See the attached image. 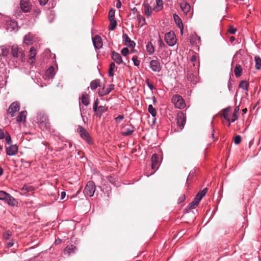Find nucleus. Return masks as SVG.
Returning a JSON list of instances; mask_svg holds the SVG:
<instances>
[{"mask_svg":"<svg viewBox=\"0 0 261 261\" xmlns=\"http://www.w3.org/2000/svg\"><path fill=\"white\" fill-rule=\"evenodd\" d=\"M77 132L79 134L81 138H82L88 144H93V139L88 132L83 126L79 125L77 128Z\"/></svg>","mask_w":261,"mask_h":261,"instance_id":"obj_1","label":"nucleus"},{"mask_svg":"<svg viewBox=\"0 0 261 261\" xmlns=\"http://www.w3.org/2000/svg\"><path fill=\"white\" fill-rule=\"evenodd\" d=\"M0 200L7 202L10 206H15L17 204L16 199L4 191H0Z\"/></svg>","mask_w":261,"mask_h":261,"instance_id":"obj_2","label":"nucleus"},{"mask_svg":"<svg viewBox=\"0 0 261 261\" xmlns=\"http://www.w3.org/2000/svg\"><path fill=\"white\" fill-rule=\"evenodd\" d=\"M172 102L174 104L175 108L179 109H184L186 107L184 99L178 94H175L172 96Z\"/></svg>","mask_w":261,"mask_h":261,"instance_id":"obj_3","label":"nucleus"},{"mask_svg":"<svg viewBox=\"0 0 261 261\" xmlns=\"http://www.w3.org/2000/svg\"><path fill=\"white\" fill-rule=\"evenodd\" d=\"M37 121L39 123L41 127H43L44 129H46L50 128V124L46 115L42 113L38 114Z\"/></svg>","mask_w":261,"mask_h":261,"instance_id":"obj_4","label":"nucleus"},{"mask_svg":"<svg viewBox=\"0 0 261 261\" xmlns=\"http://www.w3.org/2000/svg\"><path fill=\"white\" fill-rule=\"evenodd\" d=\"M96 190V186L93 181H89L84 190V193L86 196L92 197Z\"/></svg>","mask_w":261,"mask_h":261,"instance_id":"obj_5","label":"nucleus"},{"mask_svg":"<svg viewBox=\"0 0 261 261\" xmlns=\"http://www.w3.org/2000/svg\"><path fill=\"white\" fill-rule=\"evenodd\" d=\"M165 40L168 45H174L176 43V38L174 32L170 31L166 33L165 35Z\"/></svg>","mask_w":261,"mask_h":261,"instance_id":"obj_6","label":"nucleus"},{"mask_svg":"<svg viewBox=\"0 0 261 261\" xmlns=\"http://www.w3.org/2000/svg\"><path fill=\"white\" fill-rule=\"evenodd\" d=\"M176 121V124L179 127L180 129H182L186 122V118L183 112H180L177 113Z\"/></svg>","mask_w":261,"mask_h":261,"instance_id":"obj_7","label":"nucleus"},{"mask_svg":"<svg viewBox=\"0 0 261 261\" xmlns=\"http://www.w3.org/2000/svg\"><path fill=\"white\" fill-rule=\"evenodd\" d=\"M20 110V105L17 101L13 102L12 103L8 110V114L10 115L11 117H14L16 113L19 111Z\"/></svg>","mask_w":261,"mask_h":261,"instance_id":"obj_8","label":"nucleus"},{"mask_svg":"<svg viewBox=\"0 0 261 261\" xmlns=\"http://www.w3.org/2000/svg\"><path fill=\"white\" fill-rule=\"evenodd\" d=\"M149 66L154 72H159L162 69L161 64L157 58L155 60L150 61Z\"/></svg>","mask_w":261,"mask_h":261,"instance_id":"obj_9","label":"nucleus"},{"mask_svg":"<svg viewBox=\"0 0 261 261\" xmlns=\"http://www.w3.org/2000/svg\"><path fill=\"white\" fill-rule=\"evenodd\" d=\"M135 131V127L131 124L125 125L122 128L121 134L123 136H128L132 135Z\"/></svg>","mask_w":261,"mask_h":261,"instance_id":"obj_10","label":"nucleus"},{"mask_svg":"<svg viewBox=\"0 0 261 261\" xmlns=\"http://www.w3.org/2000/svg\"><path fill=\"white\" fill-rule=\"evenodd\" d=\"M160 166V161L159 155L156 154H153L151 157V168L154 170L150 175L152 174L156 170H158Z\"/></svg>","mask_w":261,"mask_h":261,"instance_id":"obj_11","label":"nucleus"},{"mask_svg":"<svg viewBox=\"0 0 261 261\" xmlns=\"http://www.w3.org/2000/svg\"><path fill=\"white\" fill-rule=\"evenodd\" d=\"M190 42L191 45L196 47L199 46L201 44L200 37L198 36L195 33L190 35Z\"/></svg>","mask_w":261,"mask_h":261,"instance_id":"obj_12","label":"nucleus"},{"mask_svg":"<svg viewBox=\"0 0 261 261\" xmlns=\"http://www.w3.org/2000/svg\"><path fill=\"white\" fill-rule=\"evenodd\" d=\"M20 6L21 10L24 12H29L32 8V5L28 0H21L20 2Z\"/></svg>","mask_w":261,"mask_h":261,"instance_id":"obj_13","label":"nucleus"},{"mask_svg":"<svg viewBox=\"0 0 261 261\" xmlns=\"http://www.w3.org/2000/svg\"><path fill=\"white\" fill-rule=\"evenodd\" d=\"M114 89V85L111 84L109 85L108 87H103L102 89L98 91V95L99 96H103L109 94Z\"/></svg>","mask_w":261,"mask_h":261,"instance_id":"obj_14","label":"nucleus"},{"mask_svg":"<svg viewBox=\"0 0 261 261\" xmlns=\"http://www.w3.org/2000/svg\"><path fill=\"white\" fill-rule=\"evenodd\" d=\"M18 150V146L16 145H11L6 148V153L9 156L16 155Z\"/></svg>","mask_w":261,"mask_h":261,"instance_id":"obj_15","label":"nucleus"},{"mask_svg":"<svg viewBox=\"0 0 261 261\" xmlns=\"http://www.w3.org/2000/svg\"><path fill=\"white\" fill-rule=\"evenodd\" d=\"M92 41L95 48L100 49L102 47V42L101 37L98 35L92 38Z\"/></svg>","mask_w":261,"mask_h":261,"instance_id":"obj_16","label":"nucleus"},{"mask_svg":"<svg viewBox=\"0 0 261 261\" xmlns=\"http://www.w3.org/2000/svg\"><path fill=\"white\" fill-rule=\"evenodd\" d=\"M143 6L144 7V12L145 15L147 17H149L151 15L152 11H153L152 8H151L150 4L146 2H144L143 4Z\"/></svg>","mask_w":261,"mask_h":261,"instance_id":"obj_17","label":"nucleus"},{"mask_svg":"<svg viewBox=\"0 0 261 261\" xmlns=\"http://www.w3.org/2000/svg\"><path fill=\"white\" fill-rule=\"evenodd\" d=\"M123 41L124 42V45H126L129 47H134L136 44L134 41L130 40V38L128 36L125 34L123 36Z\"/></svg>","mask_w":261,"mask_h":261,"instance_id":"obj_18","label":"nucleus"},{"mask_svg":"<svg viewBox=\"0 0 261 261\" xmlns=\"http://www.w3.org/2000/svg\"><path fill=\"white\" fill-rule=\"evenodd\" d=\"M29 53L30 63L33 64L35 62V57L37 54V50L34 47H31Z\"/></svg>","mask_w":261,"mask_h":261,"instance_id":"obj_19","label":"nucleus"},{"mask_svg":"<svg viewBox=\"0 0 261 261\" xmlns=\"http://www.w3.org/2000/svg\"><path fill=\"white\" fill-rule=\"evenodd\" d=\"M155 5L152 8L153 11L158 12L162 10L163 8V1L162 0H155Z\"/></svg>","mask_w":261,"mask_h":261,"instance_id":"obj_20","label":"nucleus"},{"mask_svg":"<svg viewBox=\"0 0 261 261\" xmlns=\"http://www.w3.org/2000/svg\"><path fill=\"white\" fill-rule=\"evenodd\" d=\"M112 59L117 63L118 64H122L123 63V60L122 59V57L121 55L118 54V53H116L115 51H113L112 53Z\"/></svg>","mask_w":261,"mask_h":261,"instance_id":"obj_21","label":"nucleus"},{"mask_svg":"<svg viewBox=\"0 0 261 261\" xmlns=\"http://www.w3.org/2000/svg\"><path fill=\"white\" fill-rule=\"evenodd\" d=\"M82 102L85 106L89 104V96L87 93H83L80 98V103Z\"/></svg>","mask_w":261,"mask_h":261,"instance_id":"obj_22","label":"nucleus"},{"mask_svg":"<svg viewBox=\"0 0 261 261\" xmlns=\"http://www.w3.org/2000/svg\"><path fill=\"white\" fill-rule=\"evenodd\" d=\"M180 8L185 14H187L190 10V5L186 2H183L180 4Z\"/></svg>","mask_w":261,"mask_h":261,"instance_id":"obj_23","label":"nucleus"},{"mask_svg":"<svg viewBox=\"0 0 261 261\" xmlns=\"http://www.w3.org/2000/svg\"><path fill=\"white\" fill-rule=\"evenodd\" d=\"M76 250V247L75 246L73 245H68L64 250V254L69 255L70 253H74Z\"/></svg>","mask_w":261,"mask_h":261,"instance_id":"obj_24","label":"nucleus"},{"mask_svg":"<svg viewBox=\"0 0 261 261\" xmlns=\"http://www.w3.org/2000/svg\"><path fill=\"white\" fill-rule=\"evenodd\" d=\"M207 191V188H205L203 189L202 191L199 192L195 198L199 202L202 199V198L205 196Z\"/></svg>","mask_w":261,"mask_h":261,"instance_id":"obj_25","label":"nucleus"},{"mask_svg":"<svg viewBox=\"0 0 261 261\" xmlns=\"http://www.w3.org/2000/svg\"><path fill=\"white\" fill-rule=\"evenodd\" d=\"M146 48L149 55H152L154 53V47L151 42H147L146 45Z\"/></svg>","mask_w":261,"mask_h":261,"instance_id":"obj_26","label":"nucleus"},{"mask_svg":"<svg viewBox=\"0 0 261 261\" xmlns=\"http://www.w3.org/2000/svg\"><path fill=\"white\" fill-rule=\"evenodd\" d=\"M27 117V112L21 111L17 117V121L18 122H24Z\"/></svg>","mask_w":261,"mask_h":261,"instance_id":"obj_27","label":"nucleus"},{"mask_svg":"<svg viewBox=\"0 0 261 261\" xmlns=\"http://www.w3.org/2000/svg\"><path fill=\"white\" fill-rule=\"evenodd\" d=\"M231 112V109L230 108H227L224 109L223 111V116L224 118L229 122H231V119H230V114Z\"/></svg>","mask_w":261,"mask_h":261,"instance_id":"obj_28","label":"nucleus"},{"mask_svg":"<svg viewBox=\"0 0 261 261\" xmlns=\"http://www.w3.org/2000/svg\"><path fill=\"white\" fill-rule=\"evenodd\" d=\"M187 79L194 84L198 82V77L190 72L187 73Z\"/></svg>","mask_w":261,"mask_h":261,"instance_id":"obj_29","label":"nucleus"},{"mask_svg":"<svg viewBox=\"0 0 261 261\" xmlns=\"http://www.w3.org/2000/svg\"><path fill=\"white\" fill-rule=\"evenodd\" d=\"M234 73L237 77H239L242 75V68L240 64L236 65L234 69Z\"/></svg>","mask_w":261,"mask_h":261,"instance_id":"obj_30","label":"nucleus"},{"mask_svg":"<svg viewBox=\"0 0 261 261\" xmlns=\"http://www.w3.org/2000/svg\"><path fill=\"white\" fill-rule=\"evenodd\" d=\"M173 18H174V19L175 20L176 24L180 29L181 31H182V30L183 29V25H182V21H181L180 18L176 14H174Z\"/></svg>","mask_w":261,"mask_h":261,"instance_id":"obj_31","label":"nucleus"},{"mask_svg":"<svg viewBox=\"0 0 261 261\" xmlns=\"http://www.w3.org/2000/svg\"><path fill=\"white\" fill-rule=\"evenodd\" d=\"M9 54V49L5 46L0 47V55L3 57L7 56Z\"/></svg>","mask_w":261,"mask_h":261,"instance_id":"obj_32","label":"nucleus"},{"mask_svg":"<svg viewBox=\"0 0 261 261\" xmlns=\"http://www.w3.org/2000/svg\"><path fill=\"white\" fill-rule=\"evenodd\" d=\"M107 108H106L104 106H100L98 107V109L97 110V111L95 112L96 113V115L99 117V118L101 117L102 114L107 111Z\"/></svg>","mask_w":261,"mask_h":261,"instance_id":"obj_33","label":"nucleus"},{"mask_svg":"<svg viewBox=\"0 0 261 261\" xmlns=\"http://www.w3.org/2000/svg\"><path fill=\"white\" fill-rule=\"evenodd\" d=\"M33 40V36L31 33H29L26 35L23 39L24 43L29 44L30 43H32Z\"/></svg>","mask_w":261,"mask_h":261,"instance_id":"obj_34","label":"nucleus"},{"mask_svg":"<svg viewBox=\"0 0 261 261\" xmlns=\"http://www.w3.org/2000/svg\"><path fill=\"white\" fill-rule=\"evenodd\" d=\"M239 87L247 92L248 91L249 83L246 81H242L239 84Z\"/></svg>","mask_w":261,"mask_h":261,"instance_id":"obj_35","label":"nucleus"},{"mask_svg":"<svg viewBox=\"0 0 261 261\" xmlns=\"http://www.w3.org/2000/svg\"><path fill=\"white\" fill-rule=\"evenodd\" d=\"M54 70H55V69H54V67L50 66L46 71L45 74L49 78L52 79L55 75Z\"/></svg>","mask_w":261,"mask_h":261,"instance_id":"obj_36","label":"nucleus"},{"mask_svg":"<svg viewBox=\"0 0 261 261\" xmlns=\"http://www.w3.org/2000/svg\"><path fill=\"white\" fill-rule=\"evenodd\" d=\"M100 86L99 80H95L91 81L90 83V88L92 90L96 89L98 87Z\"/></svg>","mask_w":261,"mask_h":261,"instance_id":"obj_37","label":"nucleus"},{"mask_svg":"<svg viewBox=\"0 0 261 261\" xmlns=\"http://www.w3.org/2000/svg\"><path fill=\"white\" fill-rule=\"evenodd\" d=\"M239 111V107H236L231 118V122H233L238 119V114Z\"/></svg>","mask_w":261,"mask_h":261,"instance_id":"obj_38","label":"nucleus"},{"mask_svg":"<svg viewBox=\"0 0 261 261\" xmlns=\"http://www.w3.org/2000/svg\"><path fill=\"white\" fill-rule=\"evenodd\" d=\"M255 68L259 70L261 68V58L258 56H255Z\"/></svg>","mask_w":261,"mask_h":261,"instance_id":"obj_39","label":"nucleus"},{"mask_svg":"<svg viewBox=\"0 0 261 261\" xmlns=\"http://www.w3.org/2000/svg\"><path fill=\"white\" fill-rule=\"evenodd\" d=\"M12 235V234L11 231L10 230H6L3 234V238L5 240H9Z\"/></svg>","mask_w":261,"mask_h":261,"instance_id":"obj_40","label":"nucleus"},{"mask_svg":"<svg viewBox=\"0 0 261 261\" xmlns=\"http://www.w3.org/2000/svg\"><path fill=\"white\" fill-rule=\"evenodd\" d=\"M199 202L195 198H194L193 201L189 204L188 207L190 209H194L199 204Z\"/></svg>","mask_w":261,"mask_h":261,"instance_id":"obj_41","label":"nucleus"},{"mask_svg":"<svg viewBox=\"0 0 261 261\" xmlns=\"http://www.w3.org/2000/svg\"><path fill=\"white\" fill-rule=\"evenodd\" d=\"M148 110L152 116L155 117L156 115V111L151 105H149Z\"/></svg>","mask_w":261,"mask_h":261,"instance_id":"obj_42","label":"nucleus"},{"mask_svg":"<svg viewBox=\"0 0 261 261\" xmlns=\"http://www.w3.org/2000/svg\"><path fill=\"white\" fill-rule=\"evenodd\" d=\"M110 23L109 25V29L111 30H114L115 29L117 26V21L116 19H110Z\"/></svg>","mask_w":261,"mask_h":261,"instance_id":"obj_43","label":"nucleus"},{"mask_svg":"<svg viewBox=\"0 0 261 261\" xmlns=\"http://www.w3.org/2000/svg\"><path fill=\"white\" fill-rule=\"evenodd\" d=\"M115 68V65L114 63H111L110 65V68L109 70V74L111 76L114 75V70Z\"/></svg>","mask_w":261,"mask_h":261,"instance_id":"obj_44","label":"nucleus"},{"mask_svg":"<svg viewBox=\"0 0 261 261\" xmlns=\"http://www.w3.org/2000/svg\"><path fill=\"white\" fill-rule=\"evenodd\" d=\"M9 27L8 29H10V27H11V30H14L17 27V24L15 21L13 20V21H11L9 22Z\"/></svg>","mask_w":261,"mask_h":261,"instance_id":"obj_45","label":"nucleus"},{"mask_svg":"<svg viewBox=\"0 0 261 261\" xmlns=\"http://www.w3.org/2000/svg\"><path fill=\"white\" fill-rule=\"evenodd\" d=\"M190 61L193 63V66H195L196 64H198L199 62H197V57L196 55H193L190 58Z\"/></svg>","mask_w":261,"mask_h":261,"instance_id":"obj_46","label":"nucleus"},{"mask_svg":"<svg viewBox=\"0 0 261 261\" xmlns=\"http://www.w3.org/2000/svg\"><path fill=\"white\" fill-rule=\"evenodd\" d=\"M12 54L14 57H18V48L17 47L14 46L12 47Z\"/></svg>","mask_w":261,"mask_h":261,"instance_id":"obj_47","label":"nucleus"},{"mask_svg":"<svg viewBox=\"0 0 261 261\" xmlns=\"http://www.w3.org/2000/svg\"><path fill=\"white\" fill-rule=\"evenodd\" d=\"M109 18L110 19H115V10L111 9L110 10L109 13Z\"/></svg>","mask_w":261,"mask_h":261,"instance_id":"obj_48","label":"nucleus"},{"mask_svg":"<svg viewBox=\"0 0 261 261\" xmlns=\"http://www.w3.org/2000/svg\"><path fill=\"white\" fill-rule=\"evenodd\" d=\"M124 117L123 115H120L115 118V122L117 124L119 123L123 119Z\"/></svg>","mask_w":261,"mask_h":261,"instance_id":"obj_49","label":"nucleus"},{"mask_svg":"<svg viewBox=\"0 0 261 261\" xmlns=\"http://www.w3.org/2000/svg\"><path fill=\"white\" fill-rule=\"evenodd\" d=\"M6 138V141L8 144H10L12 142V140L10 135L8 134L7 132H6V136L5 137Z\"/></svg>","mask_w":261,"mask_h":261,"instance_id":"obj_50","label":"nucleus"},{"mask_svg":"<svg viewBox=\"0 0 261 261\" xmlns=\"http://www.w3.org/2000/svg\"><path fill=\"white\" fill-rule=\"evenodd\" d=\"M241 142V136L239 135L236 136V137H234V143L238 145V144H240Z\"/></svg>","mask_w":261,"mask_h":261,"instance_id":"obj_51","label":"nucleus"},{"mask_svg":"<svg viewBox=\"0 0 261 261\" xmlns=\"http://www.w3.org/2000/svg\"><path fill=\"white\" fill-rule=\"evenodd\" d=\"M121 52L123 56L126 57L129 54V50L127 47H124L121 50Z\"/></svg>","mask_w":261,"mask_h":261,"instance_id":"obj_52","label":"nucleus"},{"mask_svg":"<svg viewBox=\"0 0 261 261\" xmlns=\"http://www.w3.org/2000/svg\"><path fill=\"white\" fill-rule=\"evenodd\" d=\"M158 43L159 45V47L162 48L165 47V44L163 42V40L161 38H159V39L158 40Z\"/></svg>","mask_w":261,"mask_h":261,"instance_id":"obj_53","label":"nucleus"},{"mask_svg":"<svg viewBox=\"0 0 261 261\" xmlns=\"http://www.w3.org/2000/svg\"><path fill=\"white\" fill-rule=\"evenodd\" d=\"M145 82H146V85H147V86L148 87V88L151 90H153V89H154V87L153 86V85L151 84L150 82H149V79H146V81H145Z\"/></svg>","mask_w":261,"mask_h":261,"instance_id":"obj_54","label":"nucleus"},{"mask_svg":"<svg viewBox=\"0 0 261 261\" xmlns=\"http://www.w3.org/2000/svg\"><path fill=\"white\" fill-rule=\"evenodd\" d=\"M132 61L135 66H139L140 65V61L138 60L137 57H133L132 58Z\"/></svg>","mask_w":261,"mask_h":261,"instance_id":"obj_55","label":"nucleus"},{"mask_svg":"<svg viewBox=\"0 0 261 261\" xmlns=\"http://www.w3.org/2000/svg\"><path fill=\"white\" fill-rule=\"evenodd\" d=\"M6 136V132L2 128H0V140L3 139Z\"/></svg>","mask_w":261,"mask_h":261,"instance_id":"obj_56","label":"nucleus"},{"mask_svg":"<svg viewBox=\"0 0 261 261\" xmlns=\"http://www.w3.org/2000/svg\"><path fill=\"white\" fill-rule=\"evenodd\" d=\"M237 31V29L232 26H230L228 29V32L231 34H234Z\"/></svg>","mask_w":261,"mask_h":261,"instance_id":"obj_57","label":"nucleus"},{"mask_svg":"<svg viewBox=\"0 0 261 261\" xmlns=\"http://www.w3.org/2000/svg\"><path fill=\"white\" fill-rule=\"evenodd\" d=\"M98 99H96L94 104H93V111L95 112L96 111H97V110L98 109Z\"/></svg>","mask_w":261,"mask_h":261,"instance_id":"obj_58","label":"nucleus"},{"mask_svg":"<svg viewBox=\"0 0 261 261\" xmlns=\"http://www.w3.org/2000/svg\"><path fill=\"white\" fill-rule=\"evenodd\" d=\"M107 178H108V180L110 182H111V183H112V184H114V183L115 182V179L113 177H112V176H108V177H107Z\"/></svg>","mask_w":261,"mask_h":261,"instance_id":"obj_59","label":"nucleus"},{"mask_svg":"<svg viewBox=\"0 0 261 261\" xmlns=\"http://www.w3.org/2000/svg\"><path fill=\"white\" fill-rule=\"evenodd\" d=\"M14 241L12 240H11V242L8 243L7 244H6V246L7 248H10L12 246H13V245H14Z\"/></svg>","mask_w":261,"mask_h":261,"instance_id":"obj_60","label":"nucleus"},{"mask_svg":"<svg viewBox=\"0 0 261 261\" xmlns=\"http://www.w3.org/2000/svg\"><path fill=\"white\" fill-rule=\"evenodd\" d=\"M39 1L41 5L44 6L47 3L48 0H39Z\"/></svg>","mask_w":261,"mask_h":261,"instance_id":"obj_61","label":"nucleus"},{"mask_svg":"<svg viewBox=\"0 0 261 261\" xmlns=\"http://www.w3.org/2000/svg\"><path fill=\"white\" fill-rule=\"evenodd\" d=\"M116 6L117 8H120L121 6V3L120 0H117L116 2Z\"/></svg>","mask_w":261,"mask_h":261,"instance_id":"obj_62","label":"nucleus"},{"mask_svg":"<svg viewBox=\"0 0 261 261\" xmlns=\"http://www.w3.org/2000/svg\"><path fill=\"white\" fill-rule=\"evenodd\" d=\"M65 196H66L65 192H64V191L62 192L61 193V199L63 200L65 197Z\"/></svg>","mask_w":261,"mask_h":261,"instance_id":"obj_63","label":"nucleus"},{"mask_svg":"<svg viewBox=\"0 0 261 261\" xmlns=\"http://www.w3.org/2000/svg\"><path fill=\"white\" fill-rule=\"evenodd\" d=\"M228 88L230 91L231 90V82L230 81H229L228 83Z\"/></svg>","mask_w":261,"mask_h":261,"instance_id":"obj_64","label":"nucleus"}]
</instances>
